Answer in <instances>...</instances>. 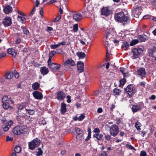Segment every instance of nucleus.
Instances as JSON below:
<instances>
[{
	"instance_id": "0e129e2a",
	"label": "nucleus",
	"mask_w": 156,
	"mask_h": 156,
	"mask_svg": "<svg viewBox=\"0 0 156 156\" xmlns=\"http://www.w3.org/2000/svg\"><path fill=\"white\" fill-rule=\"evenodd\" d=\"M52 57L49 56V59L48 61V64L49 66H50L51 63Z\"/></svg>"
},
{
	"instance_id": "864d4df0",
	"label": "nucleus",
	"mask_w": 156,
	"mask_h": 156,
	"mask_svg": "<svg viewBox=\"0 0 156 156\" xmlns=\"http://www.w3.org/2000/svg\"><path fill=\"white\" fill-rule=\"evenodd\" d=\"M93 132L96 133H99L100 132V131L98 128H95L94 129Z\"/></svg>"
},
{
	"instance_id": "a211bd4d",
	"label": "nucleus",
	"mask_w": 156,
	"mask_h": 156,
	"mask_svg": "<svg viewBox=\"0 0 156 156\" xmlns=\"http://www.w3.org/2000/svg\"><path fill=\"white\" fill-rule=\"evenodd\" d=\"M77 65L79 72L82 73L83 72L84 69V63L81 61H79L77 63Z\"/></svg>"
},
{
	"instance_id": "58836bf2",
	"label": "nucleus",
	"mask_w": 156,
	"mask_h": 156,
	"mask_svg": "<svg viewBox=\"0 0 156 156\" xmlns=\"http://www.w3.org/2000/svg\"><path fill=\"white\" fill-rule=\"evenodd\" d=\"M26 110L28 112V114L30 115H32L35 113V111L34 110H31L30 109H26Z\"/></svg>"
},
{
	"instance_id": "a878e982",
	"label": "nucleus",
	"mask_w": 156,
	"mask_h": 156,
	"mask_svg": "<svg viewBox=\"0 0 156 156\" xmlns=\"http://www.w3.org/2000/svg\"><path fill=\"white\" fill-rule=\"evenodd\" d=\"M85 117L84 114H81L80 115L79 117H77V116L73 118V119L75 121L77 120L81 121L85 118Z\"/></svg>"
},
{
	"instance_id": "39448f33",
	"label": "nucleus",
	"mask_w": 156,
	"mask_h": 156,
	"mask_svg": "<svg viewBox=\"0 0 156 156\" xmlns=\"http://www.w3.org/2000/svg\"><path fill=\"white\" fill-rule=\"evenodd\" d=\"M124 90L126 93L128 94L129 97L131 98L135 93V89L134 86L132 84L128 85Z\"/></svg>"
},
{
	"instance_id": "423d86ee",
	"label": "nucleus",
	"mask_w": 156,
	"mask_h": 156,
	"mask_svg": "<svg viewBox=\"0 0 156 156\" xmlns=\"http://www.w3.org/2000/svg\"><path fill=\"white\" fill-rule=\"evenodd\" d=\"M142 11V7L140 5L135 6L132 9V14L134 15L135 17L138 18Z\"/></svg>"
},
{
	"instance_id": "2f4dec72",
	"label": "nucleus",
	"mask_w": 156,
	"mask_h": 156,
	"mask_svg": "<svg viewBox=\"0 0 156 156\" xmlns=\"http://www.w3.org/2000/svg\"><path fill=\"white\" fill-rule=\"evenodd\" d=\"M94 137H96L98 140H101L103 137V135L101 134H95L94 135Z\"/></svg>"
},
{
	"instance_id": "c9c22d12",
	"label": "nucleus",
	"mask_w": 156,
	"mask_h": 156,
	"mask_svg": "<svg viewBox=\"0 0 156 156\" xmlns=\"http://www.w3.org/2000/svg\"><path fill=\"white\" fill-rule=\"evenodd\" d=\"M75 130L76 133L78 134V135L82 134L83 133V131L81 130L79 128H76L75 129Z\"/></svg>"
},
{
	"instance_id": "1a4fd4ad",
	"label": "nucleus",
	"mask_w": 156,
	"mask_h": 156,
	"mask_svg": "<svg viewBox=\"0 0 156 156\" xmlns=\"http://www.w3.org/2000/svg\"><path fill=\"white\" fill-rule=\"evenodd\" d=\"M119 128L118 126L113 125L110 127V134L113 136H115L119 132Z\"/></svg>"
},
{
	"instance_id": "f03ea898",
	"label": "nucleus",
	"mask_w": 156,
	"mask_h": 156,
	"mask_svg": "<svg viewBox=\"0 0 156 156\" xmlns=\"http://www.w3.org/2000/svg\"><path fill=\"white\" fill-rule=\"evenodd\" d=\"M41 141L38 138L34 139L32 141L28 143V147L30 149L33 150L34 149L38 147L40 145Z\"/></svg>"
},
{
	"instance_id": "6ab92c4d",
	"label": "nucleus",
	"mask_w": 156,
	"mask_h": 156,
	"mask_svg": "<svg viewBox=\"0 0 156 156\" xmlns=\"http://www.w3.org/2000/svg\"><path fill=\"white\" fill-rule=\"evenodd\" d=\"M73 19L76 21L79 22L83 18L81 14L80 13H75L73 15Z\"/></svg>"
},
{
	"instance_id": "052dcab7",
	"label": "nucleus",
	"mask_w": 156,
	"mask_h": 156,
	"mask_svg": "<svg viewBox=\"0 0 156 156\" xmlns=\"http://www.w3.org/2000/svg\"><path fill=\"white\" fill-rule=\"evenodd\" d=\"M156 97L154 95H151V97H149V99L150 100H154L156 99Z\"/></svg>"
},
{
	"instance_id": "2eb2a0df",
	"label": "nucleus",
	"mask_w": 156,
	"mask_h": 156,
	"mask_svg": "<svg viewBox=\"0 0 156 156\" xmlns=\"http://www.w3.org/2000/svg\"><path fill=\"white\" fill-rule=\"evenodd\" d=\"M49 66L51 70L53 72H55L58 71L61 66L59 64L52 63Z\"/></svg>"
},
{
	"instance_id": "bb28decb",
	"label": "nucleus",
	"mask_w": 156,
	"mask_h": 156,
	"mask_svg": "<svg viewBox=\"0 0 156 156\" xmlns=\"http://www.w3.org/2000/svg\"><path fill=\"white\" fill-rule=\"evenodd\" d=\"M101 15L105 16L106 17L107 16V7H103L101 9Z\"/></svg>"
},
{
	"instance_id": "4be33fe9",
	"label": "nucleus",
	"mask_w": 156,
	"mask_h": 156,
	"mask_svg": "<svg viewBox=\"0 0 156 156\" xmlns=\"http://www.w3.org/2000/svg\"><path fill=\"white\" fill-rule=\"evenodd\" d=\"M66 106V104L64 102L61 103L60 111L62 114H64L67 112Z\"/></svg>"
},
{
	"instance_id": "bf43d9fd",
	"label": "nucleus",
	"mask_w": 156,
	"mask_h": 156,
	"mask_svg": "<svg viewBox=\"0 0 156 156\" xmlns=\"http://www.w3.org/2000/svg\"><path fill=\"white\" fill-rule=\"evenodd\" d=\"M40 13L42 16H43V9L42 7L40 8Z\"/></svg>"
},
{
	"instance_id": "f8f14e48",
	"label": "nucleus",
	"mask_w": 156,
	"mask_h": 156,
	"mask_svg": "<svg viewBox=\"0 0 156 156\" xmlns=\"http://www.w3.org/2000/svg\"><path fill=\"white\" fill-rule=\"evenodd\" d=\"M137 73L138 75L140 76L142 79H143V77H145L146 73L145 69L143 67L139 68L137 70Z\"/></svg>"
},
{
	"instance_id": "6e6d98bb",
	"label": "nucleus",
	"mask_w": 156,
	"mask_h": 156,
	"mask_svg": "<svg viewBox=\"0 0 156 156\" xmlns=\"http://www.w3.org/2000/svg\"><path fill=\"white\" fill-rule=\"evenodd\" d=\"M14 75L15 77L16 78H18L19 77V74L16 71H15L14 73Z\"/></svg>"
},
{
	"instance_id": "473e14b6",
	"label": "nucleus",
	"mask_w": 156,
	"mask_h": 156,
	"mask_svg": "<svg viewBox=\"0 0 156 156\" xmlns=\"http://www.w3.org/2000/svg\"><path fill=\"white\" fill-rule=\"evenodd\" d=\"M13 76V73L10 72L9 73H7L6 74L5 77L8 79H11Z\"/></svg>"
},
{
	"instance_id": "3c124183",
	"label": "nucleus",
	"mask_w": 156,
	"mask_h": 156,
	"mask_svg": "<svg viewBox=\"0 0 156 156\" xmlns=\"http://www.w3.org/2000/svg\"><path fill=\"white\" fill-rule=\"evenodd\" d=\"M55 54H56V51H52L50 52L49 54V56L52 57Z\"/></svg>"
},
{
	"instance_id": "0eeeda50",
	"label": "nucleus",
	"mask_w": 156,
	"mask_h": 156,
	"mask_svg": "<svg viewBox=\"0 0 156 156\" xmlns=\"http://www.w3.org/2000/svg\"><path fill=\"white\" fill-rule=\"evenodd\" d=\"M3 103L2 107L5 109H8L9 108H12V107L10 106L9 100L8 97L5 95L3 97L2 99Z\"/></svg>"
},
{
	"instance_id": "5701e85b",
	"label": "nucleus",
	"mask_w": 156,
	"mask_h": 156,
	"mask_svg": "<svg viewBox=\"0 0 156 156\" xmlns=\"http://www.w3.org/2000/svg\"><path fill=\"white\" fill-rule=\"evenodd\" d=\"M156 52V48H152L148 50V53L149 55L152 57H154L155 55L154 53Z\"/></svg>"
},
{
	"instance_id": "393cba45",
	"label": "nucleus",
	"mask_w": 156,
	"mask_h": 156,
	"mask_svg": "<svg viewBox=\"0 0 156 156\" xmlns=\"http://www.w3.org/2000/svg\"><path fill=\"white\" fill-rule=\"evenodd\" d=\"M147 37L145 35H140L138 36V38L140 42H144L147 40Z\"/></svg>"
},
{
	"instance_id": "e2e57ef3",
	"label": "nucleus",
	"mask_w": 156,
	"mask_h": 156,
	"mask_svg": "<svg viewBox=\"0 0 156 156\" xmlns=\"http://www.w3.org/2000/svg\"><path fill=\"white\" fill-rule=\"evenodd\" d=\"M98 156H107L106 153L105 151H102Z\"/></svg>"
},
{
	"instance_id": "aec40b11",
	"label": "nucleus",
	"mask_w": 156,
	"mask_h": 156,
	"mask_svg": "<svg viewBox=\"0 0 156 156\" xmlns=\"http://www.w3.org/2000/svg\"><path fill=\"white\" fill-rule=\"evenodd\" d=\"M13 124V122L12 121H9L4 126L3 130L5 131H7L10 128L12 125Z\"/></svg>"
},
{
	"instance_id": "09e8293b",
	"label": "nucleus",
	"mask_w": 156,
	"mask_h": 156,
	"mask_svg": "<svg viewBox=\"0 0 156 156\" xmlns=\"http://www.w3.org/2000/svg\"><path fill=\"white\" fill-rule=\"evenodd\" d=\"M13 140V138L12 137H9V136H7L6 138V140L7 141H11Z\"/></svg>"
},
{
	"instance_id": "c756f323",
	"label": "nucleus",
	"mask_w": 156,
	"mask_h": 156,
	"mask_svg": "<svg viewBox=\"0 0 156 156\" xmlns=\"http://www.w3.org/2000/svg\"><path fill=\"white\" fill-rule=\"evenodd\" d=\"M40 86V84L37 82H35L32 85V88L34 90H37Z\"/></svg>"
},
{
	"instance_id": "4c0bfd02",
	"label": "nucleus",
	"mask_w": 156,
	"mask_h": 156,
	"mask_svg": "<svg viewBox=\"0 0 156 156\" xmlns=\"http://www.w3.org/2000/svg\"><path fill=\"white\" fill-rule=\"evenodd\" d=\"M14 151L16 153H19L21 151V148L19 146H16L14 148Z\"/></svg>"
},
{
	"instance_id": "cd10ccee",
	"label": "nucleus",
	"mask_w": 156,
	"mask_h": 156,
	"mask_svg": "<svg viewBox=\"0 0 156 156\" xmlns=\"http://www.w3.org/2000/svg\"><path fill=\"white\" fill-rule=\"evenodd\" d=\"M113 92L115 95H119L121 93L122 91L119 89L115 88L113 90Z\"/></svg>"
},
{
	"instance_id": "f704fd0d",
	"label": "nucleus",
	"mask_w": 156,
	"mask_h": 156,
	"mask_svg": "<svg viewBox=\"0 0 156 156\" xmlns=\"http://www.w3.org/2000/svg\"><path fill=\"white\" fill-rule=\"evenodd\" d=\"M127 69L123 67H120V71L122 73L123 75L124 76H126V70Z\"/></svg>"
},
{
	"instance_id": "412c9836",
	"label": "nucleus",
	"mask_w": 156,
	"mask_h": 156,
	"mask_svg": "<svg viewBox=\"0 0 156 156\" xmlns=\"http://www.w3.org/2000/svg\"><path fill=\"white\" fill-rule=\"evenodd\" d=\"M8 53L11 55L13 57L15 58L16 57L17 55V52L13 48H9L8 49Z\"/></svg>"
},
{
	"instance_id": "603ef678",
	"label": "nucleus",
	"mask_w": 156,
	"mask_h": 156,
	"mask_svg": "<svg viewBox=\"0 0 156 156\" xmlns=\"http://www.w3.org/2000/svg\"><path fill=\"white\" fill-rule=\"evenodd\" d=\"M146 153L145 151H142L140 154V156H146Z\"/></svg>"
},
{
	"instance_id": "ea45409f",
	"label": "nucleus",
	"mask_w": 156,
	"mask_h": 156,
	"mask_svg": "<svg viewBox=\"0 0 156 156\" xmlns=\"http://www.w3.org/2000/svg\"><path fill=\"white\" fill-rule=\"evenodd\" d=\"M119 82L120 85L123 86L126 82V80L125 79L123 78L120 80Z\"/></svg>"
},
{
	"instance_id": "c03bdc74",
	"label": "nucleus",
	"mask_w": 156,
	"mask_h": 156,
	"mask_svg": "<svg viewBox=\"0 0 156 156\" xmlns=\"http://www.w3.org/2000/svg\"><path fill=\"white\" fill-rule=\"evenodd\" d=\"M82 39L85 42H87V43H89L88 40L89 39V37L87 35L85 36L84 38L82 37Z\"/></svg>"
},
{
	"instance_id": "a18cd8bd",
	"label": "nucleus",
	"mask_w": 156,
	"mask_h": 156,
	"mask_svg": "<svg viewBox=\"0 0 156 156\" xmlns=\"http://www.w3.org/2000/svg\"><path fill=\"white\" fill-rule=\"evenodd\" d=\"M59 47H60V46L58 43L57 44H51L50 45V47L52 49H55Z\"/></svg>"
},
{
	"instance_id": "680f3d73",
	"label": "nucleus",
	"mask_w": 156,
	"mask_h": 156,
	"mask_svg": "<svg viewBox=\"0 0 156 156\" xmlns=\"http://www.w3.org/2000/svg\"><path fill=\"white\" fill-rule=\"evenodd\" d=\"M152 6H156V0H153L151 2Z\"/></svg>"
},
{
	"instance_id": "dca6fc26",
	"label": "nucleus",
	"mask_w": 156,
	"mask_h": 156,
	"mask_svg": "<svg viewBox=\"0 0 156 156\" xmlns=\"http://www.w3.org/2000/svg\"><path fill=\"white\" fill-rule=\"evenodd\" d=\"M4 7L3 11L6 14H9L12 12L13 9L12 7L9 5H7L5 6H3Z\"/></svg>"
},
{
	"instance_id": "a19ab883",
	"label": "nucleus",
	"mask_w": 156,
	"mask_h": 156,
	"mask_svg": "<svg viewBox=\"0 0 156 156\" xmlns=\"http://www.w3.org/2000/svg\"><path fill=\"white\" fill-rule=\"evenodd\" d=\"M78 25L77 24H75L73 26V30L74 32H76L78 30Z\"/></svg>"
},
{
	"instance_id": "49530a36",
	"label": "nucleus",
	"mask_w": 156,
	"mask_h": 156,
	"mask_svg": "<svg viewBox=\"0 0 156 156\" xmlns=\"http://www.w3.org/2000/svg\"><path fill=\"white\" fill-rule=\"evenodd\" d=\"M126 148H127L130 150H133L134 151H136V149L133 146L127 144L126 145Z\"/></svg>"
},
{
	"instance_id": "338daca9",
	"label": "nucleus",
	"mask_w": 156,
	"mask_h": 156,
	"mask_svg": "<svg viewBox=\"0 0 156 156\" xmlns=\"http://www.w3.org/2000/svg\"><path fill=\"white\" fill-rule=\"evenodd\" d=\"M20 39L19 38H17L16 41V44H19L20 42Z\"/></svg>"
},
{
	"instance_id": "b1692460",
	"label": "nucleus",
	"mask_w": 156,
	"mask_h": 156,
	"mask_svg": "<svg viewBox=\"0 0 156 156\" xmlns=\"http://www.w3.org/2000/svg\"><path fill=\"white\" fill-rule=\"evenodd\" d=\"M40 72L43 75L47 74L49 70L48 68L46 66H43L40 69Z\"/></svg>"
},
{
	"instance_id": "7c9ffc66",
	"label": "nucleus",
	"mask_w": 156,
	"mask_h": 156,
	"mask_svg": "<svg viewBox=\"0 0 156 156\" xmlns=\"http://www.w3.org/2000/svg\"><path fill=\"white\" fill-rule=\"evenodd\" d=\"M141 126V124L138 121L136 122L135 124V127L138 130H140L141 129L140 127Z\"/></svg>"
},
{
	"instance_id": "8fccbe9b",
	"label": "nucleus",
	"mask_w": 156,
	"mask_h": 156,
	"mask_svg": "<svg viewBox=\"0 0 156 156\" xmlns=\"http://www.w3.org/2000/svg\"><path fill=\"white\" fill-rule=\"evenodd\" d=\"M107 41H105V43L104 44V45L106 48V58H105V61H107V44H106Z\"/></svg>"
},
{
	"instance_id": "20e7f679",
	"label": "nucleus",
	"mask_w": 156,
	"mask_h": 156,
	"mask_svg": "<svg viewBox=\"0 0 156 156\" xmlns=\"http://www.w3.org/2000/svg\"><path fill=\"white\" fill-rule=\"evenodd\" d=\"M143 49L142 48H133L132 49L131 54H133V55L132 56V58L133 59H136L140 56V54L142 53L143 52Z\"/></svg>"
},
{
	"instance_id": "7ed1b4c3",
	"label": "nucleus",
	"mask_w": 156,
	"mask_h": 156,
	"mask_svg": "<svg viewBox=\"0 0 156 156\" xmlns=\"http://www.w3.org/2000/svg\"><path fill=\"white\" fill-rule=\"evenodd\" d=\"M26 127L24 126H17L13 129L12 131L14 134L20 135L26 131Z\"/></svg>"
},
{
	"instance_id": "ddd939ff",
	"label": "nucleus",
	"mask_w": 156,
	"mask_h": 156,
	"mask_svg": "<svg viewBox=\"0 0 156 156\" xmlns=\"http://www.w3.org/2000/svg\"><path fill=\"white\" fill-rule=\"evenodd\" d=\"M92 7L91 5L87 6V7L82 11V12L86 16H89L91 14Z\"/></svg>"
},
{
	"instance_id": "e433bc0d",
	"label": "nucleus",
	"mask_w": 156,
	"mask_h": 156,
	"mask_svg": "<svg viewBox=\"0 0 156 156\" xmlns=\"http://www.w3.org/2000/svg\"><path fill=\"white\" fill-rule=\"evenodd\" d=\"M139 42V41L137 39H135L133 40L132 42H130V45L131 46H133L134 45L137 44Z\"/></svg>"
},
{
	"instance_id": "37998d69",
	"label": "nucleus",
	"mask_w": 156,
	"mask_h": 156,
	"mask_svg": "<svg viewBox=\"0 0 156 156\" xmlns=\"http://www.w3.org/2000/svg\"><path fill=\"white\" fill-rule=\"evenodd\" d=\"M42 151L40 148H38L37 149V156H40L42 154Z\"/></svg>"
},
{
	"instance_id": "9d476101",
	"label": "nucleus",
	"mask_w": 156,
	"mask_h": 156,
	"mask_svg": "<svg viewBox=\"0 0 156 156\" xmlns=\"http://www.w3.org/2000/svg\"><path fill=\"white\" fill-rule=\"evenodd\" d=\"M2 23L5 27H8L11 26L12 24V19L9 16H6L2 20Z\"/></svg>"
},
{
	"instance_id": "6e6552de",
	"label": "nucleus",
	"mask_w": 156,
	"mask_h": 156,
	"mask_svg": "<svg viewBox=\"0 0 156 156\" xmlns=\"http://www.w3.org/2000/svg\"><path fill=\"white\" fill-rule=\"evenodd\" d=\"M144 106L143 103L140 102L137 104L133 105L131 108L132 111L133 113H135L140 110H141Z\"/></svg>"
},
{
	"instance_id": "9b49d317",
	"label": "nucleus",
	"mask_w": 156,
	"mask_h": 156,
	"mask_svg": "<svg viewBox=\"0 0 156 156\" xmlns=\"http://www.w3.org/2000/svg\"><path fill=\"white\" fill-rule=\"evenodd\" d=\"M64 65L66 68H68L70 66H73L75 65L74 61L72 58L67 59L64 63Z\"/></svg>"
},
{
	"instance_id": "c85d7f7f",
	"label": "nucleus",
	"mask_w": 156,
	"mask_h": 156,
	"mask_svg": "<svg viewBox=\"0 0 156 156\" xmlns=\"http://www.w3.org/2000/svg\"><path fill=\"white\" fill-rule=\"evenodd\" d=\"M77 55L80 58L83 59L86 56V54L84 53L81 52H78L76 53Z\"/></svg>"
},
{
	"instance_id": "f3484780",
	"label": "nucleus",
	"mask_w": 156,
	"mask_h": 156,
	"mask_svg": "<svg viewBox=\"0 0 156 156\" xmlns=\"http://www.w3.org/2000/svg\"><path fill=\"white\" fill-rule=\"evenodd\" d=\"M33 95L35 99L38 100H41L43 98L42 94L37 90L34 91L33 93Z\"/></svg>"
},
{
	"instance_id": "de8ad7c7",
	"label": "nucleus",
	"mask_w": 156,
	"mask_h": 156,
	"mask_svg": "<svg viewBox=\"0 0 156 156\" xmlns=\"http://www.w3.org/2000/svg\"><path fill=\"white\" fill-rule=\"evenodd\" d=\"M61 15L58 16L54 19L52 21L54 22H57L61 18Z\"/></svg>"
},
{
	"instance_id": "f257e3e1",
	"label": "nucleus",
	"mask_w": 156,
	"mask_h": 156,
	"mask_svg": "<svg viewBox=\"0 0 156 156\" xmlns=\"http://www.w3.org/2000/svg\"><path fill=\"white\" fill-rule=\"evenodd\" d=\"M114 17L116 20L121 23L126 22L127 23L130 20L129 17L128 15L125 14L122 11L115 13Z\"/></svg>"
},
{
	"instance_id": "13d9d810",
	"label": "nucleus",
	"mask_w": 156,
	"mask_h": 156,
	"mask_svg": "<svg viewBox=\"0 0 156 156\" xmlns=\"http://www.w3.org/2000/svg\"><path fill=\"white\" fill-rule=\"evenodd\" d=\"M67 101L68 103H69L71 102V97L70 96L68 95L67 97Z\"/></svg>"
},
{
	"instance_id": "4d7b16f0",
	"label": "nucleus",
	"mask_w": 156,
	"mask_h": 156,
	"mask_svg": "<svg viewBox=\"0 0 156 156\" xmlns=\"http://www.w3.org/2000/svg\"><path fill=\"white\" fill-rule=\"evenodd\" d=\"M39 123L40 124H41L43 125H44L46 124V122L44 119L42 120L41 121H40Z\"/></svg>"
},
{
	"instance_id": "79ce46f5",
	"label": "nucleus",
	"mask_w": 156,
	"mask_h": 156,
	"mask_svg": "<svg viewBox=\"0 0 156 156\" xmlns=\"http://www.w3.org/2000/svg\"><path fill=\"white\" fill-rule=\"evenodd\" d=\"M23 32L24 34H25L26 35L28 34L29 32V30L27 29L24 27H22Z\"/></svg>"
},
{
	"instance_id": "72a5a7b5",
	"label": "nucleus",
	"mask_w": 156,
	"mask_h": 156,
	"mask_svg": "<svg viewBox=\"0 0 156 156\" xmlns=\"http://www.w3.org/2000/svg\"><path fill=\"white\" fill-rule=\"evenodd\" d=\"M129 47V43L127 42H124L122 44V47L124 48L125 50H126Z\"/></svg>"
},
{
	"instance_id": "774afa93",
	"label": "nucleus",
	"mask_w": 156,
	"mask_h": 156,
	"mask_svg": "<svg viewBox=\"0 0 156 156\" xmlns=\"http://www.w3.org/2000/svg\"><path fill=\"white\" fill-rule=\"evenodd\" d=\"M6 56V54L4 53H2L0 54V59Z\"/></svg>"
},
{
	"instance_id": "69168bd1",
	"label": "nucleus",
	"mask_w": 156,
	"mask_h": 156,
	"mask_svg": "<svg viewBox=\"0 0 156 156\" xmlns=\"http://www.w3.org/2000/svg\"><path fill=\"white\" fill-rule=\"evenodd\" d=\"M56 2V1L55 0H51L50 1H49L47 3V4H52L54 3H55Z\"/></svg>"
},
{
	"instance_id": "4468645a",
	"label": "nucleus",
	"mask_w": 156,
	"mask_h": 156,
	"mask_svg": "<svg viewBox=\"0 0 156 156\" xmlns=\"http://www.w3.org/2000/svg\"><path fill=\"white\" fill-rule=\"evenodd\" d=\"M66 96V94L62 91H58L56 93V98L59 100H63Z\"/></svg>"
},
{
	"instance_id": "5fc2aeb1",
	"label": "nucleus",
	"mask_w": 156,
	"mask_h": 156,
	"mask_svg": "<svg viewBox=\"0 0 156 156\" xmlns=\"http://www.w3.org/2000/svg\"><path fill=\"white\" fill-rule=\"evenodd\" d=\"M56 52V54H61L62 53V51L60 49H58L56 50V51H55Z\"/></svg>"
}]
</instances>
